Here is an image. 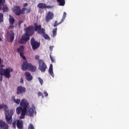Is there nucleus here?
Returning a JSON list of instances; mask_svg holds the SVG:
<instances>
[{
  "label": "nucleus",
  "mask_w": 129,
  "mask_h": 129,
  "mask_svg": "<svg viewBox=\"0 0 129 129\" xmlns=\"http://www.w3.org/2000/svg\"><path fill=\"white\" fill-rule=\"evenodd\" d=\"M12 97L15 103H16V104H20V106H18L16 108V113L17 114H21L19 118L23 119L25 118L26 115L29 116H34V113L36 110L35 106L30 108L28 110V108L30 107V105H29V102H28L27 100L22 99L21 101L20 99H15V96H13Z\"/></svg>",
  "instance_id": "1"
},
{
  "label": "nucleus",
  "mask_w": 129,
  "mask_h": 129,
  "mask_svg": "<svg viewBox=\"0 0 129 129\" xmlns=\"http://www.w3.org/2000/svg\"><path fill=\"white\" fill-rule=\"evenodd\" d=\"M4 108V111L5 113V118L7 123L9 124H12V121H13V114H14V110L11 109L9 110L8 106L5 104H0V109H3Z\"/></svg>",
  "instance_id": "2"
},
{
  "label": "nucleus",
  "mask_w": 129,
  "mask_h": 129,
  "mask_svg": "<svg viewBox=\"0 0 129 129\" xmlns=\"http://www.w3.org/2000/svg\"><path fill=\"white\" fill-rule=\"evenodd\" d=\"M14 71V69L11 67H8L5 69L0 68V81H3V76L5 78L10 79L11 77V73Z\"/></svg>",
  "instance_id": "3"
},
{
  "label": "nucleus",
  "mask_w": 129,
  "mask_h": 129,
  "mask_svg": "<svg viewBox=\"0 0 129 129\" xmlns=\"http://www.w3.org/2000/svg\"><path fill=\"white\" fill-rule=\"evenodd\" d=\"M27 10V8H23L21 10V7L19 6H15L12 9V11L15 13L16 16H21V15H25V11Z\"/></svg>",
  "instance_id": "4"
},
{
  "label": "nucleus",
  "mask_w": 129,
  "mask_h": 129,
  "mask_svg": "<svg viewBox=\"0 0 129 129\" xmlns=\"http://www.w3.org/2000/svg\"><path fill=\"white\" fill-rule=\"evenodd\" d=\"M30 44L32 48V50L35 51L37 50L39 47H40V43L38 41H36V39L34 37H32L30 41Z\"/></svg>",
  "instance_id": "5"
},
{
  "label": "nucleus",
  "mask_w": 129,
  "mask_h": 129,
  "mask_svg": "<svg viewBox=\"0 0 129 129\" xmlns=\"http://www.w3.org/2000/svg\"><path fill=\"white\" fill-rule=\"evenodd\" d=\"M38 69L41 71V72H45L46 69H47V64L45 63V61L43 59H39L38 60Z\"/></svg>",
  "instance_id": "6"
},
{
  "label": "nucleus",
  "mask_w": 129,
  "mask_h": 129,
  "mask_svg": "<svg viewBox=\"0 0 129 129\" xmlns=\"http://www.w3.org/2000/svg\"><path fill=\"white\" fill-rule=\"evenodd\" d=\"M34 31L35 32H37L38 34H39L40 35H42V33H44V31L45 30V29L42 28V25H38V23H35L34 24Z\"/></svg>",
  "instance_id": "7"
},
{
  "label": "nucleus",
  "mask_w": 129,
  "mask_h": 129,
  "mask_svg": "<svg viewBox=\"0 0 129 129\" xmlns=\"http://www.w3.org/2000/svg\"><path fill=\"white\" fill-rule=\"evenodd\" d=\"M30 35L25 33L19 40V44H26L30 40Z\"/></svg>",
  "instance_id": "8"
},
{
  "label": "nucleus",
  "mask_w": 129,
  "mask_h": 129,
  "mask_svg": "<svg viewBox=\"0 0 129 129\" xmlns=\"http://www.w3.org/2000/svg\"><path fill=\"white\" fill-rule=\"evenodd\" d=\"M25 34L28 35V36H33L35 34L34 31V27L33 26H28L25 28Z\"/></svg>",
  "instance_id": "9"
},
{
  "label": "nucleus",
  "mask_w": 129,
  "mask_h": 129,
  "mask_svg": "<svg viewBox=\"0 0 129 129\" xmlns=\"http://www.w3.org/2000/svg\"><path fill=\"white\" fill-rule=\"evenodd\" d=\"M24 49L25 47H24V45H21L19 48L17 49V52L20 53V56L23 59V60H27L26 56L24 55L25 53L24 51Z\"/></svg>",
  "instance_id": "10"
},
{
  "label": "nucleus",
  "mask_w": 129,
  "mask_h": 129,
  "mask_svg": "<svg viewBox=\"0 0 129 129\" xmlns=\"http://www.w3.org/2000/svg\"><path fill=\"white\" fill-rule=\"evenodd\" d=\"M54 19V14L49 11L45 17V21L47 23H49L51 20Z\"/></svg>",
  "instance_id": "11"
},
{
  "label": "nucleus",
  "mask_w": 129,
  "mask_h": 129,
  "mask_svg": "<svg viewBox=\"0 0 129 129\" xmlns=\"http://www.w3.org/2000/svg\"><path fill=\"white\" fill-rule=\"evenodd\" d=\"M26 92V88L23 87L22 86H18L17 89L16 94L17 95L19 94H23V93H25Z\"/></svg>",
  "instance_id": "12"
},
{
  "label": "nucleus",
  "mask_w": 129,
  "mask_h": 129,
  "mask_svg": "<svg viewBox=\"0 0 129 129\" xmlns=\"http://www.w3.org/2000/svg\"><path fill=\"white\" fill-rule=\"evenodd\" d=\"M31 63L28 62V61H24L22 65L21 69L23 71H26L27 69H29Z\"/></svg>",
  "instance_id": "13"
},
{
  "label": "nucleus",
  "mask_w": 129,
  "mask_h": 129,
  "mask_svg": "<svg viewBox=\"0 0 129 129\" xmlns=\"http://www.w3.org/2000/svg\"><path fill=\"white\" fill-rule=\"evenodd\" d=\"M0 128L9 129V125L7 122L4 121L3 119H0Z\"/></svg>",
  "instance_id": "14"
},
{
  "label": "nucleus",
  "mask_w": 129,
  "mask_h": 129,
  "mask_svg": "<svg viewBox=\"0 0 129 129\" xmlns=\"http://www.w3.org/2000/svg\"><path fill=\"white\" fill-rule=\"evenodd\" d=\"M37 8H39V9H52V6H47L46 4L44 3H39L37 5Z\"/></svg>",
  "instance_id": "15"
},
{
  "label": "nucleus",
  "mask_w": 129,
  "mask_h": 129,
  "mask_svg": "<svg viewBox=\"0 0 129 129\" xmlns=\"http://www.w3.org/2000/svg\"><path fill=\"white\" fill-rule=\"evenodd\" d=\"M25 75L27 81H32V80H33V76H32V75H31V73H30L29 72H26Z\"/></svg>",
  "instance_id": "16"
},
{
  "label": "nucleus",
  "mask_w": 129,
  "mask_h": 129,
  "mask_svg": "<svg viewBox=\"0 0 129 129\" xmlns=\"http://www.w3.org/2000/svg\"><path fill=\"white\" fill-rule=\"evenodd\" d=\"M23 121L22 120H18L17 121V126L19 129H23Z\"/></svg>",
  "instance_id": "17"
},
{
  "label": "nucleus",
  "mask_w": 129,
  "mask_h": 129,
  "mask_svg": "<svg viewBox=\"0 0 129 129\" xmlns=\"http://www.w3.org/2000/svg\"><path fill=\"white\" fill-rule=\"evenodd\" d=\"M45 30H44V32L41 33V34L40 35H41V36H42V37H43V38H44L45 40H48V41H51V38H50V36H49V35L45 33Z\"/></svg>",
  "instance_id": "18"
},
{
  "label": "nucleus",
  "mask_w": 129,
  "mask_h": 129,
  "mask_svg": "<svg viewBox=\"0 0 129 129\" xmlns=\"http://www.w3.org/2000/svg\"><path fill=\"white\" fill-rule=\"evenodd\" d=\"M28 70L31 71V72H36V70H37V67L35 66H33L30 63L29 68H28Z\"/></svg>",
  "instance_id": "19"
},
{
  "label": "nucleus",
  "mask_w": 129,
  "mask_h": 129,
  "mask_svg": "<svg viewBox=\"0 0 129 129\" xmlns=\"http://www.w3.org/2000/svg\"><path fill=\"white\" fill-rule=\"evenodd\" d=\"M10 41L11 43H13V42L14 41V40H15V33L13 30L10 31Z\"/></svg>",
  "instance_id": "20"
},
{
  "label": "nucleus",
  "mask_w": 129,
  "mask_h": 129,
  "mask_svg": "<svg viewBox=\"0 0 129 129\" xmlns=\"http://www.w3.org/2000/svg\"><path fill=\"white\" fill-rule=\"evenodd\" d=\"M48 72L49 74L52 76V77H54V73L53 72V64H50V67L49 68Z\"/></svg>",
  "instance_id": "21"
},
{
  "label": "nucleus",
  "mask_w": 129,
  "mask_h": 129,
  "mask_svg": "<svg viewBox=\"0 0 129 129\" xmlns=\"http://www.w3.org/2000/svg\"><path fill=\"white\" fill-rule=\"evenodd\" d=\"M9 23L10 25H14L15 24V18L11 15H9Z\"/></svg>",
  "instance_id": "22"
},
{
  "label": "nucleus",
  "mask_w": 129,
  "mask_h": 129,
  "mask_svg": "<svg viewBox=\"0 0 129 129\" xmlns=\"http://www.w3.org/2000/svg\"><path fill=\"white\" fill-rule=\"evenodd\" d=\"M3 8L2 10L3 11V13H8L9 12V7L6 5H3L2 6Z\"/></svg>",
  "instance_id": "23"
},
{
  "label": "nucleus",
  "mask_w": 129,
  "mask_h": 129,
  "mask_svg": "<svg viewBox=\"0 0 129 129\" xmlns=\"http://www.w3.org/2000/svg\"><path fill=\"white\" fill-rule=\"evenodd\" d=\"M57 2L59 4V6L61 7L65 6V0H57Z\"/></svg>",
  "instance_id": "24"
},
{
  "label": "nucleus",
  "mask_w": 129,
  "mask_h": 129,
  "mask_svg": "<svg viewBox=\"0 0 129 129\" xmlns=\"http://www.w3.org/2000/svg\"><path fill=\"white\" fill-rule=\"evenodd\" d=\"M57 28H55L52 30V36L53 38H55L57 35Z\"/></svg>",
  "instance_id": "25"
},
{
  "label": "nucleus",
  "mask_w": 129,
  "mask_h": 129,
  "mask_svg": "<svg viewBox=\"0 0 129 129\" xmlns=\"http://www.w3.org/2000/svg\"><path fill=\"white\" fill-rule=\"evenodd\" d=\"M6 4V0H0V11L2 10V6L5 5Z\"/></svg>",
  "instance_id": "26"
},
{
  "label": "nucleus",
  "mask_w": 129,
  "mask_h": 129,
  "mask_svg": "<svg viewBox=\"0 0 129 129\" xmlns=\"http://www.w3.org/2000/svg\"><path fill=\"white\" fill-rule=\"evenodd\" d=\"M66 16H67V14L66 13V12H63L62 18L61 20V23H63V22H64V20H65V18H66Z\"/></svg>",
  "instance_id": "27"
},
{
  "label": "nucleus",
  "mask_w": 129,
  "mask_h": 129,
  "mask_svg": "<svg viewBox=\"0 0 129 129\" xmlns=\"http://www.w3.org/2000/svg\"><path fill=\"white\" fill-rule=\"evenodd\" d=\"M4 23V14L0 13V23Z\"/></svg>",
  "instance_id": "28"
},
{
  "label": "nucleus",
  "mask_w": 129,
  "mask_h": 129,
  "mask_svg": "<svg viewBox=\"0 0 129 129\" xmlns=\"http://www.w3.org/2000/svg\"><path fill=\"white\" fill-rule=\"evenodd\" d=\"M62 22H61L60 21V22L59 23H58V22L57 21H55L53 24V27H57V26H59V25H60V24H62Z\"/></svg>",
  "instance_id": "29"
},
{
  "label": "nucleus",
  "mask_w": 129,
  "mask_h": 129,
  "mask_svg": "<svg viewBox=\"0 0 129 129\" xmlns=\"http://www.w3.org/2000/svg\"><path fill=\"white\" fill-rule=\"evenodd\" d=\"M49 57L51 59V62L52 63H55V59L54 58V57H52V52L50 53Z\"/></svg>",
  "instance_id": "30"
},
{
  "label": "nucleus",
  "mask_w": 129,
  "mask_h": 129,
  "mask_svg": "<svg viewBox=\"0 0 129 129\" xmlns=\"http://www.w3.org/2000/svg\"><path fill=\"white\" fill-rule=\"evenodd\" d=\"M31 11H32V10L31 9V8H29L28 9H27L26 8V10H25V14H29V13H31Z\"/></svg>",
  "instance_id": "31"
},
{
  "label": "nucleus",
  "mask_w": 129,
  "mask_h": 129,
  "mask_svg": "<svg viewBox=\"0 0 129 129\" xmlns=\"http://www.w3.org/2000/svg\"><path fill=\"white\" fill-rule=\"evenodd\" d=\"M28 129H35V127H34V125L33 124L30 123L28 126Z\"/></svg>",
  "instance_id": "32"
},
{
  "label": "nucleus",
  "mask_w": 129,
  "mask_h": 129,
  "mask_svg": "<svg viewBox=\"0 0 129 129\" xmlns=\"http://www.w3.org/2000/svg\"><path fill=\"white\" fill-rule=\"evenodd\" d=\"M38 80H39L41 85H43V83L44 82V81L42 79H41V78H40V77L38 78Z\"/></svg>",
  "instance_id": "33"
},
{
  "label": "nucleus",
  "mask_w": 129,
  "mask_h": 129,
  "mask_svg": "<svg viewBox=\"0 0 129 129\" xmlns=\"http://www.w3.org/2000/svg\"><path fill=\"white\" fill-rule=\"evenodd\" d=\"M16 125H17V121H15L12 123V126L13 128H16Z\"/></svg>",
  "instance_id": "34"
},
{
  "label": "nucleus",
  "mask_w": 129,
  "mask_h": 129,
  "mask_svg": "<svg viewBox=\"0 0 129 129\" xmlns=\"http://www.w3.org/2000/svg\"><path fill=\"white\" fill-rule=\"evenodd\" d=\"M15 28V26H14V24H10V26L9 27V29L10 30H13Z\"/></svg>",
  "instance_id": "35"
},
{
  "label": "nucleus",
  "mask_w": 129,
  "mask_h": 129,
  "mask_svg": "<svg viewBox=\"0 0 129 129\" xmlns=\"http://www.w3.org/2000/svg\"><path fill=\"white\" fill-rule=\"evenodd\" d=\"M38 96L39 97V96H42V98H44V96H43V94H42V92H39L38 93Z\"/></svg>",
  "instance_id": "36"
},
{
  "label": "nucleus",
  "mask_w": 129,
  "mask_h": 129,
  "mask_svg": "<svg viewBox=\"0 0 129 129\" xmlns=\"http://www.w3.org/2000/svg\"><path fill=\"white\" fill-rule=\"evenodd\" d=\"M39 58H40V56L39 55H35V60H38V61H39V60H40V59H39Z\"/></svg>",
  "instance_id": "37"
},
{
  "label": "nucleus",
  "mask_w": 129,
  "mask_h": 129,
  "mask_svg": "<svg viewBox=\"0 0 129 129\" xmlns=\"http://www.w3.org/2000/svg\"><path fill=\"white\" fill-rule=\"evenodd\" d=\"M43 93H44V96H45V97H47V96H48V93H47V92L46 91H44Z\"/></svg>",
  "instance_id": "38"
},
{
  "label": "nucleus",
  "mask_w": 129,
  "mask_h": 129,
  "mask_svg": "<svg viewBox=\"0 0 129 129\" xmlns=\"http://www.w3.org/2000/svg\"><path fill=\"white\" fill-rule=\"evenodd\" d=\"M20 83H22L23 84V83H24V79L23 78V77H21L20 78Z\"/></svg>",
  "instance_id": "39"
},
{
  "label": "nucleus",
  "mask_w": 129,
  "mask_h": 129,
  "mask_svg": "<svg viewBox=\"0 0 129 129\" xmlns=\"http://www.w3.org/2000/svg\"><path fill=\"white\" fill-rule=\"evenodd\" d=\"M53 48H54V46H51L49 47V49H50L51 51H53Z\"/></svg>",
  "instance_id": "40"
},
{
  "label": "nucleus",
  "mask_w": 129,
  "mask_h": 129,
  "mask_svg": "<svg viewBox=\"0 0 129 129\" xmlns=\"http://www.w3.org/2000/svg\"><path fill=\"white\" fill-rule=\"evenodd\" d=\"M23 7H24V8H26V7H28V3H25L23 5Z\"/></svg>",
  "instance_id": "41"
},
{
  "label": "nucleus",
  "mask_w": 129,
  "mask_h": 129,
  "mask_svg": "<svg viewBox=\"0 0 129 129\" xmlns=\"http://www.w3.org/2000/svg\"><path fill=\"white\" fill-rule=\"evenodd\" d=\"M22 23H23V22H22V21H19V22H18V25H19V26H21V25H22Z\"/></svg>",
  "instance_id": "42"
},
{
  "label": "nucleus",
  "mask_w": 129,
  "mask_h": 129,
  "mask_svg": "<svg viewBox=\"0 0 129 129\" xmlns=\"http://www.w3.org/2000/svg\"><path fill=\"white\" fill-rule=\"evenodd\" d=\"M2 64V58H0V66Z\"/></svg>",
  "instance_id": "43"
},
{
  "label": "nucleus",
  "mask_w": 129,
  "mask_h": 129,
  "mask_svg": "<svg viewBox=\"0 0 129 129\" xmlns=\"http://www.w3.org/2000/svg\"><path fill=\"white\" fill-rule=\"evenodd\" d=\"M1 68H3V67H4V65H3V64H2V65L1 66Z\"/></svg>",
  "instance_id": "44"
},
{
  "label": "nucleus",
  "mask_w": 129,
  "mask_h": 129,
  "mask_svg": "<svg viewBox=\"0 0 129 129\" xmlns=\"http://www.w3.org/2000/svg\"><path fill=\"white\" fill-rule=\"evenodd\" d=\"M0 41L1 42L3 41V39H2V38H1V37H0Z\"/></svg>",
  "instance_id": "45"
},
{
  "label": "nucleus",
  "mask_w": 129,
  "mask_h": 129,
  "mask_svg": "<svg viewBox=\"0 0 129 129\" xmlns=\"http://www.w3.org/2000/svg\"><path fill=\"white\" fill-rule=\"evenodd\" d=\"M35 113H36V111L35 112Z\"/></svg>",
  "instance_id": "46"
}]
</instances>
